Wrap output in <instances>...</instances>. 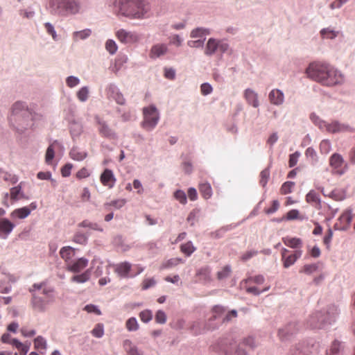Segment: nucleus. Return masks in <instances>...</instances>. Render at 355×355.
<instances>
[{"mask_svg": "<svg viewBox=\"0 0 355 355\" xmlns=\"http://www.w3.org/2000/svg\"><path fill=\"white\" fill-rule=\"evenodd\" d=\"M218 40L210 38L207 44L205 54L212 55L218 50Z\"/></svg>", "mask_w": 355, "mask_h": 355, "instance_id": "obj_28", "label": "nucleus"}, {"mask_svg": "<svg viewBox=\"0 0 355 355\" xmlns=\"http://www.w3.org/2000/svg\"><path fill=\"white\" fill-rule=\"evenodd\" d=\"M127 329L130 331H137L139 329V324L135 318H129L125 323Z\"/></svg>", "mask_w": 355, "mask_h": 355, "instance_id": "obj_35", "label": "nucleus"}, {"mask_svg": "<svg viewBox=\"0 0 355 355\" xmlns=\"http://www.w3.org/2000/svg\"><path fill=\"white\" fill-rule=\"evenodd\" d=\"M89 96V89L87 87H83L77 92L78 98L82 101H86Z\"/></svg>", "mask_w": 355, "mask_h": 355, "instance_id": "obj_39", "label": "nucleus"}, {"mask_svg": "<svg viewBox=\"0 0 355 355\" xmlns=\"http://www.w3.org/2000/svg\"><path fill=\"white\" fill-rule=\"evenodd\" d=\"M91 270L89 269L85 270L84 272L73 276L71 281L78 284H83L87 282L90 279Z\"/></svg>", "mask_w": 355, "mask_h": 355, "instance_id": "obj_25", "label": "nucleus"}, {"mask_svg": "<svg viewBox=\"0 0 355 355\" xmlns=\"http://www.w3.org/2000/svg\"><path fill=\"white\" fill-rule=\"evenodd\" d=\"M32 293L31 306L35 311L43 312L55 300L54 288L46 282L34 284L30 288Z\"/></svg>", "mask_w": 355, "mask_h": 355, "instance_id": "obj_2", "label": "nucleus"}, {"mask_svg": "<svg viewBox=\"0 0 355 355\" xmlns=\"http://www.w3.org/2000/svg\"><path fill=\"white\" fill-rule=\"evenodd\" d=\"M318 269L316 264H307L304 266L300 270V272H303L306 275H311L315 272Z\"/></svg>", "mask_w": 355, "mask_h": 355, "instance_id": "obj_40", "label": "nucleus"}, {"mask_svg": "<svg viewBox=\"0 0 355 355\" xmlns=\"http://www.w3.org/2000/svg\"><path fill=\"white\" fill-rule=\"evenodd\" d=\"M155 319L157 323L164 324L166 321V313L163 311L159 310L156 313Z\"/></svg>", "mask_w": 355, "mask_h": 355, "instance_id": "obj_54", "label": "nucleus"}, {"mask_svg": "<svg viewBox=\"0 0 355 355\" xmlns=\"http://www.w3.org/2000/svg\"><path fill=\"white\" fill-rule=\"evenodd\" d=\"M306 201L308 203L318 207L320 205V200L318 194L314 191H310L306 196Z\"/></svg>", "mask_w": 355, "mask_h": 355, "instance_id": "obj_26", "label": "nucleus"}, {"mask_svg": "<svg viewBox=\"0 0 355 355\" xmlns=\"http://www.w3.org/2000/svg\"><path fill=\"white\" fill-rule=\"evenodd\" d=\"M244 97L247 102L253 107H257L259 105L258 95L254 91L250 89H245L244 92Z\"/></svg>", "mask_w": 355, "mask_h": 355, "instance_id": "obj_21", "label": "nucleus"}, {"mask_svg": "<svg viewBox=\"0 0 355 355\" xmlns=\"http://www.w3.org/2000/svg\"><path fill=\"white\" fill-rule=\"evenodd\" d=\"M231 273V268L229 266H226L223 269L218 272L217 277L218 279H223L229 277Z\"/></svg>", "mask_w": 355, "mask_h": 355, "instance_id": "obj_43", "label": "nucleus"}, {"mask_svg": "<svg viewBox=\"0 0 355 355\" xmlns=\"http://www.w3.org/2000/svg\"><path fill=\"white\" fill-rule=\"evenodd\" d=\"M100 181L103 186L107 187L109 189H112L114 187L116 180L112 171L106 168L101 173L100 176Z\"/></svg>", "mask_w": 355, "mask_h": 355, "instance_id": "obj_13", "label": "nucleus"}, {"mask_svg": "<svg viewBox=\"0 0 355 355\" xmlns=\"http://www.w3.org/2000/svg\"><path fill=\"white\" fill-rule=\"evenodd\" d=\"M66 82L68 87H73L79 84L80 80L75 76H69L67 78Z\"/></svg>", "mask_w": 355, "mask_h": 355, "instance_id": "obj_61", "label": "nucleus"}, {"mask_svg": "<svg viewBox=\"0 0 355 355\" xmlns=\"http://www.w3.org/2000/svg\"><path fill=\"white\" fill-rule=\"evenodd\" d=\"M199 191H200L201 195L202 196V197L205 199L210 198L212 195L211 187L207 182L200 184Z\"/></svg>", "mask_w": 355, "mask_h": 355, "instance_id": "obj_27", "label": "nucleus"}, {"mask_svg": "<svg viewBox=\"0 0 355 355\" xmlns=\"http://www.w3.org/2000/svg\"><path fill=\"white\" fill-rule=\"evenodd\" d=\"M210 269L208 267H204L198 270L197 275L200 279L207 281L210 279Z\"/></svg>", "mask_w": 355, "mask_h": 355, "instance_id": "obj_33", "label": "nucleus"}, {"mask_svg": "<svg viewBox=\"0 0 355 355\" xmlns=\"http://www.w3.org/2000/svg\"><path fill=\"white\" fill-rule=\"evenodd\" d=\"M126 203V200L125 199H117L111 201L110 203L106 204V205L114 207L116 209H120L123 207Z\"/></svg>", "mask_w": 355, "mask_h": 355, "instance_id": "obj_53", "label": "nucleus"}, {"mask_svg": "<svg viewBox=\"0 0 355 355\" xmlns=\"http://www.w3.org/2000/svg\"><path fill=\"white\" fill-rule=\"evenodd\" d=\"M279 207V203L278 200H275L272 202V205L270 207L265 209V212L267 214L275 213Z\"/></svg>", "mask_w": 355, "mask_h": 355, "instance_id": "obj_57", "label": "nucleus"}, {"mask_svg": "<svg viewBox=\"0 0 355 355\" xmlns=\"http://www.w3.org/2000/svg\"><path fill=\"white\" fill-rule=\"evenodd\" d=\"M96 121L98 132L102 137L112 139L115 138L114 132L109 128L105 121H102L98 117H96Z\"/></svg>", "mask_w": 355, "mask_h": 355, "instance_id": "obj_16", "label": "nucleus"}, {"mask_svg": "<svg viewBox=\"0 0 355 355\" xmlns=\"http://www.w3.org/2000/svg\"><path fill=\"white\" fill-rule=\"evenodd\" d=\"M282 241L286 246L291 248H300L302 246V241L300 238L286 236Z\"/></svg>", "mask_w": 355, "mask_h": 355, "instance_id": "obj_23", "label": "nucleus"}, {"mask_svg": "<svg viewBox=\"0 0 355 355\" xmlns=\"http://www.w3.org/2000/svg\"><path fill=\"white\" fill-rule=\"evenodd\" d=\"M31 214V209L28 207L16 209L12 211L10 216L12 218L24 219L28 217Z\"/></svg>", "mask_w": 355, "mask_h": 355, "instance_id": "obj_24", "label": "nucleus"}, {"mask_svg": "<svg viewBox=\"0 0 355 355\" xmlns=\"http://www.w3.org/2000/svg\"><path fill=\"white\" fill-rule=\"evenodd\" d=\"M89 175L90 173L86 168H82L77 172L76 178L80 180L89 177Z\"/></svg>", "mask_w": 355, "mask_h": 355, "instance_id": "obj_63", "label": "nucleus"}, {"mask_svg": "<svg viewBox=\"0 0 355 355\" xmlns=\"http://www.w3.org/2000/svg\"><path fill=\"white\" fill-rule=\"evenodd\" d=\"M286 219L288 220L300 219L302 220L303 218L300 216V212L297 209H291L286 214Z\"/></svg>", "mask_w": 355, "mask_h": 355, "instance_id": "obj_47", "label": "nucleus"}, {"mask_svg": "<svg viewBox=\"0 0 355 355\" xmlns=\"http://www.w3.org/2000/svg\"><path fill=\"white\" fill-rule=\"evenodd\" d=\"M73 241L81 245H85L87 241V237L83 233L77 232L73 236Z\"/></svg>", "mask_w": 355, "mask_h": 355, "instance_id": "obj_46", "label": "nucleus"}, {"mask_svg": "<svg viewBox=\"0 0 355 355\" xmlns=\"http://www.w3.org/2000/svg\"><path fill=\"white\" fill-rule=\"evenodd\" d=\"M56 141H54L53 144L49 145V146L46 149V155H45V162L47 164H51L52 163V160L55 156V150H54V144Z\"/></svg>", "mask_w": 355, "mask_h": 355, "instance_id": "obj_29", "label": "nucleus"}, {"mask_svg": "<svg viewBox=\"0 0 355 355\" xmlns=\"http://www.w3.org/2000/svg\"><path fill=\"white\" fill-rule=\"evenodd\" d=\"M209 31L206 28H197L196 29H193L191 33V37H201L203 35H209Z\"/></svg>", "mask_w": 355, "mask_h": 355, "instance_id": "obj_37", "label": "nucleus"}, {"mask_svg": "<svg viewBox=\"0 0 355 355\" xmlns=\"http://www.w3.org/2000/svg\"><path fill=\"white\" fill-rule=\"evenodd\" d=\"M288 250L286 248L282 250V260L284 268H288L293 265L295 262L302 256V250H296L293 254L287 255Z\"/></svg>", "mask_w": 355, "mask_h": 355, "instance_id": "obj_10", "label": "nucleus"}, {"mask_svg": "<svg viewBox=\"0 0 355 355\" xmlns=\"http://www.w3.org/2000/svg\"><path fill=\"white\" fill-rule=\"evenodd\" d=\"M168 47L164 44H157L152 46L150 51V57L151 58H157L166 53Z\"/></svg>", "mask_w": 355, "mask_h": 355, "instance_id": "obj_19", "label": "nucleus"}, {"mask_svg": "<svg viewBox=\"0 0 355 355\" xmlns=\"http://www.w3.org/2000/svg\"><path fill=\"white\" fill-rule=\"evenodd\" d=\"M11 291L10 284L4 280L0 281V293H8Z\"/></svg>", "mask_w": 355, "mask_h": 355, "instance_id": "obj_50", "label": "nucleus"}, {"mask_svg": "<svg viewBox=\"0 0 355 355\" xmlns=\"http://www.w3.org/2000/svg\"><path fill=\"white\" fill-rule=\"evenodd\" d=\"M92 334L96 338H101L104 334L103 325L101 324H96L92 331Z\"/></svg>", "mask_w": 355, "mask_h": 355, "instance_id": "obj_45", "label": "nucleus"}, {"mask_svg": "<svg viewBox=\"0 0 355 355\" xmlns=\"http://www.w3.org/2000/svg\"><path fill=\"white\" fill-rule=\"evenodd\" d=\"M320 149L322 153L327 154L331 150V144L327 140H323L320 144Z\"/></svg>", "mask_w": 355, "mask_h": 355, "instance_id": "obj_51", "label": "nucleus"}, {"mask_svg": "<svg viewBox=\"0 0 355 355\" xmlns=\"http://www.w3.org/2000/svg\"><path fill=\"white\" fill-rule=\"evenodd\" d=\"M225 311V309L223 307V306H215L214 308H213V318L214 319L220 317L222 314L224 313V312Z\"/></svg>", "mask_w": 355, "mask_h": 355, "instance_id": "obj_62", "label": "nucleus"}, {"mask_svg": "<svg viewBox=\"0 0 355 355\" xmlns=\"http://www.w3.org/2000/svg\"><path fill=\"white\" fill-rule=\"evenodd\" d=\"M341 343L338 340H334L331 346L330 352L331 355H336L340 352Z\"/></svg>", "mask_w": 355, "mask_h": 355, "instance_id": "obj_49", "label": "nucleus"}, {"mask_svg": "<svg viewBox=\"0 0 355 355\" xmlns=\"http://www.w3.org/2000/svg\"><path fill=\"white\" fill-rule=\"evenodd\" d=\"M321 316L320 313H317L310 318V325L313 328H321L323 324V320L320 321L319 317Z\"/></svg>", "mask_w": 355, "mask_h": 355, "instance_id": "obj_31", "label": "nucleus"}, {"mask_svg": "<svg viewBox=\"0 0 355 355\" xmlns=\"http://www.w3.org/2000/svg\"><path fill=\"white\" fill-rule=\"evenodd\" d=\"M257 343L254 338L252 336L245 338L242 343L238 345L231 344V349L225 352L226 355H232L233 350L235 355H247L245 349H253L256 347Z\"/></svg>", "mask_w": 355, "mask_h": 355, "instance_id": "obj_7", "label": "nucleus"}, {"mask_svg": "<svg viewBox=\"0 0 355 355\" xmlns=\"http://www.w3.org/2000/svg\"><path fill=\"white\" fill-rule=\"evenodd\" d=\"M72 164H67L61 168V173L63 177H69L71 174Z\"/></svg>", "mask_w": 355, "mask_h": 355, "instance_id": "obj_64", "label": "nucleus"}, {"mask_svg": "<svg viewBox=\"0 0 355 355\" xmlns=\"http://www.w3.org/2000/svg\"><path fill=\"white\" fill-rule=\"evenodd\" d=\"M320 34L323 38L333 39L336 37L337 33L329 28H323L320 31Z\"/></svg>", "mask_w": 355, "mask_h": 355, "instance_id": "obj_42", "label": "nucleus"}, {"mask_svg": "<svg viewBox=\"0 0 355 355\" xmlns=\"http://www.w3.org/2000/svg\"><path fill=\"white\" fill-rule=\"evenodd\" d=\"M329 165L332 168V172L338 175H343L347 169L343 158L338 153H334L330 157Z\"/></svg>", "mask_w": 355, "mask_h": 355, "instance_id": "obj_8", "label": "nucleus"}, {"mask_svg": "<svg viewBox=\"0 0 355 355\" xmlns=\"http://www.w3.org/2000/svg\"><path fill=\"white\" fill-rule=\"evenodd\" d=\"M213 91L211 85L209 83H203L200 86L201 94L204 96L211 94Z\"/></svg>", "mask_w": 355, "mask_h": 355, "instance_id": "obj_55", "label": "nucleus"}, {"mask_svg": "<svg viewBox=\"0 0 355 355\" xmlns=\"http://www.w3.org/2000/svg\"><path fill=\"white\" fill-rule=\"evenodd\" d=\"M174 197L175 198L178 200L181 204H186L187 203V196L185 193L182 190H177L174 193Z\"/></svg>", "mask_w": 355, "mask_h": 355, "instance_id": "obj_44", "label": "nucleus"}, {"mask_svg": "<svg viewBox=\"0 0 355 355\" xmlns=\"http://www.w3.org/2000/svg\"><path fill=\"white\" fill-rule=\"evenodd\" d=\"M59 8L69 13H76L78 11V4L73 0H57Z\"/></svg>", "mask_w": 355, "mask_h": 355, "instance_id": "obj_14", "label": "nucleus"}, {"mask_svg": "<svg viewBox=\"0 0 355 355\" xmlns=\"http://www.w3.org/2000/svg\"><path fill=\"white\" fill-rule=\"evenodd\" d=\"M139 318L142 322H148L153 318L152 311L148 309L142 311L139 313Z\"/></svg>", "mask_w": 355, "mask_h": 355, "instance_id": "obj_41", "label": "nucleus"}, {"mask_svg": "<svg viewBox=\"0 0 355 355\" xmlns=\"http://www.w3.org/2000/svg\"><path fill=\"white\" fill-rule=\"evenodd\" d=\"M299 329L296 323H289L284 328L279 330L278 336L282 340L289 339L298 331Z\"/></svg>", "mask_w": 355, "mask_h": 355, "instance_id": "obj_12", "label": "nucleus"}, {"mask_svg": "<svg viewBox=\"0 0 355 355\" xmlns=\"http://www.w3.org/2000/svg\"><path fill=\"white\" fill-rule=\"evenodd\" d=\"M116 37L122 43H135L139 37L135 32L128 31L125 29H119L116 32Z\"/></svg>", "mask_w": 355, "mask_h": 355, "instance_id": "obj_9", "label": "nucleus"}, {"mask_svg": "<svg viewBox=\"0 0 355 355\" xmlns=\"http://www.w3.org/2000/svg\"><path fill=\"white\" fill-rule=\"evenodd\" d=\"M119 12L130 19H141L149 16L150 4L145 0H119Z\"/></svg>", "mask_w": 355, "mask_h": 355, "instance_id": "obj_3", "label": "nucleus"}, {"mask_svg": "<svg viewBox=\"0 0 355 355\" xmlns=\"http://www.w3.org/2000/svg\"><path fill=\"white\" fill-rule=\"evenodd\" d=\"M352 220L351 210H345L339 217L338 222L334 225V228L338 230H346L349 227Z\"/></svg>", "mask_w": 355, "mask_h": 355, "instance_id": "obj_11", "label": "nucleus"}, {"mask_svg": "<svg viewBox=\"0 0 355 355\" xmlns=\"http://www.w3.org/2000/svg\"><path fill=\"white\" fill-rule=\"evenodd\" d=\"M132 265L128 262H122L114 266V272L121 277H128Z\"/></svg>", "mask_w": 355, "mask_h": 355, "instance_id": "obj_18", "label": "nucleus"}, {"mask_svg": "<svg viewBox=\"0 0 355 355\" xmlns=\"http://www.w3.org/2000/svg\"><path fill=\"white\" fill-rule=\"evenodd\" d=\"M15 225L7 218L0 219V237L6 239L12 231Z\"/></svg>", "mask_w": 355, "mask_h": 355, "instance_id": "obj_17", "label": "nucleus"}, {"mask_svg": "<svg viewBox=\"0 0 355 355\" xmlns=\"http://www.w3.org/2000/svg\"><path fill=\"white\" fill-rule=\"evenodd\" d=\"M19 195H21V197H22L21 183L17 187L10 189V198L12 200H17L19 199Z\"/></svg>", "mask_w": 355, "mask_h": 355, "instance_id": "obj_38", "label": "nucleus"}, {"mask_svg": "<svg viewBox=\"0 0 355 355\" xmlns=\"http://www.w3.org/2000/svg\"><path fill=\"white\" fill-rule=\"evenodd\" d=\"M105 48L107 51H109L111 54H114L116 53L117 50V46L114 40H108L105 43Z\"/></svg>", "mask_w": 355, "mask_h": 355, "instance_id": "obj_48", "label": "nucleus"}, {"mask_svg": "<svg viewBox=\"0 0 355 355\" xmlns=\"http://www.w3.org/2000/svg\"><path fill=\"white\" fill-rule=\"evenodd\" d=\"M306 73L310 78L325 86H334L343 81V76L338 71L324 63H311Z\"/></svg>", "mask_w": 355, "mask_h": 355, "instance_id": "obj_1", "label": "nucleus"}, {"mask_svg": "<svg viewBox=\"0 0 355 355\" xmlns=\"http://www.w3.org/2000/svg\"><path fill=\"white\" fill-rule=\"evenodd\" d=\"M269 100L271 103L274 105H281L284 102V94L279 89H272L268 96Z\"/></svg>", "mask_w": 355, "mask_h": 355, "instance_id": "obj_20", "label": "nucleus"}, {"mask_svg": "<svg viewBox=\"0 0 355 355\" xmlns=\"http://www.w3.org/2000/svg\"><path fill=\"white\" fill-rule=\"evenodd\" d=\"M86 153H78L75 150H72L70 152V156L71 157L77 161H81L84 159L86 157Z\"/></svg>", "mask_w": 355, "mask_h": 355, "instance_id": "obj_52", "label": "nucleus"}, {"mask_svg": "<svg viewBox=\"0 0 355 355\" xmlns=\"http://www.w3.org/2000/svg\"><path fill=\"white\" fill-rule=\"evenodd\" d=\"M144 120L142 127L147 131H150L155 128L159 120V114L154 105L145 107L143 109Z\"/></svg>", "mask_w": 355, "mask_h": 355, "instance_id": "obj_6", "label": "nucleus"}, {"mask_svg": "<svg viewBox=\"0 0 355 355\" xmlns=\"http://www.w3.org/2000/svg\"><path fill=\"white\" fill-rule=\"evenodd\" d=\"M311 119L321 130H324L329 133H338L344 132H353V129L348 125L340 123L337 121L329 123L319 119L315 114L310 115Z\"/></svg>", "mask_w": 355, "mask_h": 355, "instance_id": "obj_5", "label": "nucleus"}, {"mask_svg": "<svg viewBox=\"0 0 355 355\" xmlns=\"http://www.w3.org/2000/svg\"><path fill=\"white\" fill-rule=\"evenodd\" d=\"M180 250L189 257L196 250V248L193 246L191 241H188L186 243L181 245Z\"/></svg>", "mask_w": 355, "mask_h": 355, "instance_id": "obj_30", "label": "nucleus"}, {"mask_svg": "<svg viewBox=\"0 0 355 355\" xmlns=\"http://www.w3.org/2000/svg\"><path fill=\"white\" fill-rule=\"evenodd\" d=\"M60 254L62 259L65 261L67 265L69 262L72 261L71 259L74 257L75 252L71 247L66 246L61 248Z\"/></svg>", "mask_w": 355, "mask_h": 355, "instance_id": "obj_22", "label": "nucleus"}, {"mask_svg": "<svg viewBox=\"0 0 355 355\" xmlns=\"http://www.w3.org/2000/svg\"><path fill=\"white\" fill-rule=\"evenodd\" d=\"M299 157L300 153L298 152H295L290 155L288 160V165L290 167H293L297 164Z\"/></svg>", "mask_w": 355, "mask_h": 355, "instance_id": "obj_59", "label": "nucleus"}, {"mask_svg": "<svg viewBox=\"0 0 355 355\" xmlns=\"http://www.w3.org/2000/svg\"><path fill=\"white\" fill-rule=\"evenodd\" d=\"M3 179L6 182H10L11 184H15L18 181V178L15 175L8 173H3Z\"/></svg>", "mask_w": 355, "mask_h": 355, "instance_id": "obj_60", "label": "nucleus"}, {"mask_svg": "<svg viewBox=\"0 0 355 355\" xmlns=\"http://www.w3.org/2000/svg\"><path fill=\"white\" fill-rule=\"evenodd\" d=\"M294 186L295 183L293 182H286L282 185L280 189V193L282 195H286L288 193H290L292 192V189Z\"/></svg>", "mask_w": 355, "mask_h": 355, "instance_id": "obj_36", "label": "nucleus"}, {"mask_svg": "<svg viewBox=\"0 0 355 355\" xmlns=\"http://www.w3.org/2000/svg\"><path fill=\"white\" fill-rule=\"evenodd\" d=\"M156 282L153 278H147L144 279L142 282V289L146 290L150 287H153L155 285Z\"/></svg>", "mask_w": 355, "mask_h": 355, "instance_id": "obj_56", "label": "nucleus"}, {"mask_svg": "<svg viewBox=\"0 0 355 355\" xmlns=\"http://www.w3.org/2000/svg\"><path fill=\"white\" fill-rule=\"evenodd\" d=\"M88 260L85 258H80L75 261L69 262L67 264V269L73 272H79L87 267Z\"/></svg>", "mask_w": 355, "mask_h": 355, "instance_id": "obj_15", "label": "nucleus"}, {"mask_svg": "<svg viewBox=\"0 0 355 355\" xmlns=\"http://www.w3.org/2000/svg\"><path fill=\"white\" fill-rule=\"evenodd\" d=\"M34 347L39 351L45 350L46 348V340L42 336H37L34 340Z\"/></svg>", "mask_w": 355, "mask_h": 355, "instance_id": "obj_32", "label": "nucleus"}, {"mask_svg": "<svg viewBox=\"0 0 355 355\" xmlns=\"http://www.w3.org/2000/svg\"><path fill=\"white\" fill-rule=\"evenodd\" d=\"M78 226L80 227H89L92 230H100L101 231L102 230L101 229H99L98 227V225L96 223H92L91 222H89V220H83V222H81Z\"/></svg>", "mask_w": 355, "mask_h": 355, "instance_id": "obj_58", "label": "nucleus"}, {"mask_svg": "<svg viewBox=\"0 0 355 355\" xmlns=\"http://www.w3.org/2000/svg\"><path fill=\"white\" fill-rule=\"evenodd\" d=\"M12 116L10 118V122L16 130L20 132H22L24 130L27 129L29 123H25L22 121V118L27 116L30 117V112H28L26 105L22 102H16L12 107Z\"/></svg>", "mask_w": 355, "mask_h": 355, "instance_id": "obj_4", "label": "nucleus"}, {"mask_svg": "<svg viewBox=\"0 0 355 355\" xmlns=\"http://www.w3.org/2000/svg\"><path fill=\"white\" fill-rule=\"evenodd\" d=\"M91 33L92 31L90 29H85L80 31H76L73 33V39L75 40H85L91 35Z\"/></svg>", "mask_w": 355, "mask_h": 355, "instance_id": "obj_34", "label": "nucleus"}]
</instances>
